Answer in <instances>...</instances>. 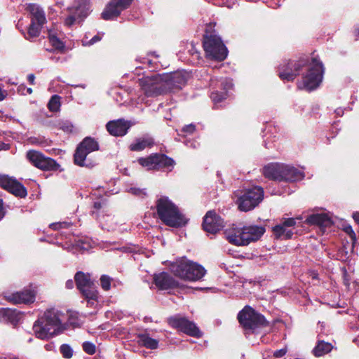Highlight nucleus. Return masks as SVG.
Masks as SVG:
<instances>
[{
  "mask_svg": "<svg viewBox=\"0 0 359 359\" xmlns=\"http://www.w3.org/2000/svg\"><path fill=\"white\" fill-rule=\"evenodd\" d=\"M63 317V313L55 309L45 311L33 325L36 337L46 339L57 334L62 329Z\"/></svg>",
  "mask_w": 359,
  "mask_h": 359,
  "instance_id": "1",
  "label": "nucleus"
},
{
  "mask_svg": "<svg viewBox=\"0 0 359 359\" xmlns=\"http://www.w3.org/2000/svg\"><path fill=\"white\" fill-rule=\"evenodd\" d=\"M264 232L265 229L262 226L252 225L238 227L233 225L225 230L224 235L231 244L243 246L258 241Z\"/></svg>",
  "mask_w": 359,
  "mask_h": 359,
  "instance_id": "2",
  "label": "nucleus"
},
{
  "mask_svg": "<svg viewBox=\"0 0 359 359\" xmlns=\"http://www.w3.org/2000/svg\"><path fill=\"white\" fill-rule=\"evenodd\" d=\"M158 218L165 225L180 227L187 224V219L180 212L177 206L167 196H161L156 202Z\"/></svg>",
  "mask_w": 359,
  "mask_h": 359,
  "instance_id": "3",
  "label": "nucleus"
},
{
  "mask_svg": "<svg viewBox=\"0 0 359 359\" xmlns=\"http://www.w3.org/2000/svg\"><path fill=\"white\" fill-rule=\"evenodd\" d=\"M170 270L175 276L191 281L201 279L206 273L201 265L186 258H182L173 262L170 265Z\"/></svg>",
  "mask_w": 359,
  "mask_h": 359,
  "instance_id": "4",
  "label": "nucleus"
},
{
  "mask_svg": "<svg viewBox=\"0 0 359 359\" xmlns=\"http://www.w3.org/2000/svg\"><path fill=\"white\" fill-rule=\"evenodd\" d=\"M99 150V144L94 139L87 137L77 146L74 154V162L80 167L91 168L97 164L96 159H92L88 156Z\"/></svg>",
  "mask_w": 359,
  "mask_h": 359,
  "instance_id": "5",
  "label": "nucleus"
},
{
  "mask_svg": "<svg viewBox=\"0 0 359 359\" xmlns=\"http://www.w3.org/2000/svg\"><path fill=\"white\" fill-rule=\"evenodd\" d=\"M323 73V63L317 57H312L309 65L308 72L303 76L302 81L298 83V88L308 91L316 89L322 81Z\"/></svg>",
  "mask_w": 359,
  "mask_h": 359,
  "instance_id": "6",
  "label": "nucleus"
},
{
  "mask_svg": "<svg viewBox=\"0 0 359 359\" xmlns=\"http://www.w3.org/2000/svg\"><path fill=\"white\" fill-rule=\"evenodd\" d=\"M139 86L148 97H155L167 93L162 74H153L138 79Z\"/></svg>",
  "mask_w": 359,
  "mask_h": 359,
  "instance_id": "7",
  "label": "nucleus"
},
{
  "mask_svg": "<svg viewBox=\"0 0 359 359\" xmlns=\"http://www.w3.org/2000/svg\"><path fill=\"white\" fill-rule=\"evenodd\" d=\"M203 48L206 55L216 60H224L228 55L227 48L221 38L217 35L205 36Z\"/></svg>",
  "mask_w": 359,
  "mask_h": 359,
  "instance_id": "8",
  "label": "nucleus"
},
{
  "mask_svg": "<svg viewBox=\"0 0 359 359\" xmlns=\"http://www.w3.org/2000/svg\"><path fill=\"white\" fill-rule=\"evenodd\" d=\"M238 320L242 327L246 330H254L257 327L266 325L264 316L257 313L249 306H245L238 313Z\"/></svg>",
  "mask_w": 359,
  "mask_h": 359,
  "instance_id": "9",
  "label": "nucleus"
},
{
  "mask_svg": "<svg viewBox=\"0 0 359 359\" xmlns=\"http://www.w3.org/2000/svg\"><path fill=\"white\" fill-rule=\"evenodd\" d=\"M264 191L260 187H254L245 191L237 201L241 211H249L255 208L263 199Z\"/></svg>",
  "mask_w": 359,
  "mask_h": 359,
  "instance_id": "10",
  "label": "nucleus"
},
{
  "mask_svg": "<svg viewBox=\"0 0 359 359\" xmlns=\"http://www.w3.org/2000/svg\"><path fill=\"white\" fill-rule=\"evenodd\" d=\"M90 10L88 0H75L74 6L68 8L69 15L65 20V25L71 27L79 23L86 18Z\"/></svg>",
  "mask_w": 359,
  "mask_h": 359,
  "instance_id": "11",
  "label": "nucleus"
},
{
  "mask_svg": "<svg viewBox=\"0 0 359 359\" xmlns=\"http://www.w3.org/2000/svg\"><path fill=\"white\" fill-rule=\"evenodd\" d=\"M26 156L34 166L43 170H56L60 166L55 160L36 150L28 151Z\"/></svg>",
  "mask_w": 359,
  "mask_h": 359,
  "instance_id": "12",
  "label": "nucleus"
},
{
  "mask_svg": "<svg viewBox=\"0 0 359 359\" xmlns=\"http://www.w3.org/2000/svg\"><path fill=\"white\" fill-rule=\"evenodd\" d=\"M169 325L189 336L200 337L201 336L199 329L194 323L180 316H172L168 318Z\"/></svg>",
  "mask_w": 359,
  "mask_h": 359,
  "instance_id": "13",
  "label": "nucleus"
},
{
  "mask_svg": "<svg viewBox=\"0 0 359 359\" xmlns=\"http://www.w3.org/2000/svg\"><path fill=\"white\" fill-rule=\"evenodd\" d=\"M305 59L298 61H287L280 65L278 71L279 77L282 80L292 81L299 74V71L307 64Z\"/></svg>",
  "mask_w": 359,
  "mask_h": 359,
  "instance_id": "14",
  "label": "nucleus"
},
{
  "mask_svg": "<svg viewBox=\"0 0 359 359\" xmlns=\"http://www.w3.org/2000/svg\"><path fill=\"white\" fill-rule=\"evenodd\" d=\"M133 0H111L105 7L101 15L105 20L116 18L121 13L130 7Z\"/></svg>",
  "mask_w": 359,
  "mask_h": 359,
  "instance_id": "15",
  "label": "nucleus"
},
{
  "mask_svg": "<svg viewBox=\"0 0 359 359\" xmlns=\"http://www.w3.org/2000/svg\"><path fill=\"white\" fill-rule=\"evenodd\" d=\"M0 187L18 197L25 198L27 194L21 183L7 175L0 176Z\"/></svg>",
  "mask_w": 359,
  "mask_h": 359,
  "instance_id": "16",
  "label": "nucleus"
},
{
  "mask_svg": "<svg viewBox=\"0 0 359 359\" xmlns=\"http://www.w3.org/2000/svg\"><path fill=\"white\" fill-rule=\"evenodd\" d=\"M203 228L210 233H216L224 227V221L215 211H208L203 218Z\"/></svg>",
  "mask_w": 359,
  "mask_h": 359,
  "instance_id": "17",
  "label": "nucleus"
},
{
  "mask_svg": "<svg viewBox=\"0 0 359 359\" xmlns=\"http://www.w3.org/2000/svg\"><path fill=\"white\" fill-rule=\"evenodd\" d=\"M167 89V92L175 88H182L187 82V76L182 72H175L162 74Z\"/></svg>",
  "mask_w": 359,
  "mask_h": 359,
  "instance_id": "18",
  "label": "nucleus"
},
{
  "mask_svg": "<svg viewBox=\"0 0 359 359\" xmlns=\"http://www.w3.org/2000/svg\"><path fill=\"white\" fill-rule=\"evenodd\" d=\"M106 127L111 135L118 137L125 135L130 128V122L123 119H118L108 122Z\"/></svg>",
  "mask_w": 359,
  "mask_h": 359,
  "instance_id": "19",
  "label": "nucleus"
},
{
  "mask_svg": "<svg viewBox=\"0 0 359 359\" xmlns=\"http://www.w3.org/2000/svg\"><path fill=\"white\" fill-rule=\"evenodd\" d=\"M154 281L160 290H168L177 286V282L166 272L155 274Z\"/></svg>",
  "mask_w": 359,
  "mask_h": 359,
  "instance_id": "20",
  "label": "nucleus"
},
{
  "mask_svg": "<svg viewBox=\"0 0 359 359\" xmlns=\"http://www.w3.org/2000/svg\"><path fill=\"white\" fill-rule=\"evenodd\" d=\"M35 294L30 290H25L12 294L8 299L14 304H27L34 301Z\"/></svg>",
  "mask_w": 359,
  "mask_h": 359,
  "instance_id": "21",
  "label": "nucleus"
},
{
  "mask_svg": "<svg viewBox=\"0 0 359 359\" xmlns=\"http://www.w3.org/2000/svg\"><path fill=\"white\" fill-rule=\"evenodd\" d=\"M283 164L271 163L264 168V175L269 179L282 181Z\"/></svg>",
  "mask_w": 359,
  "mask_h": 359,
  "instance_id": "22",
  "label": "nucleus"
},
{
  "mask_svg": "<svg viewBox=\"0 0 359 359\" xmlns=\"http://www.w3.org/2000/svg\"><path fill=\"white\" fill-rule=\"evenodd\" d=\"M27 11L31 14V22L43 26L46 22L43 10L36 4H29Z\"/></svg>",
  "mask_w": 359,
  "mask_h": 359,
  "instance_id": "23",
  "label": "nucleus"
},
{
  "mask_svg": "<svg viewBox=\"0 0 359 359\" xmlns=\"http://www.w3.org/2000/svg\"><path fill=\"white\" fill-rule=\"evenodd\" d=\"M309 224H315L320 226H329L332 222L330 217L325 213L313 214L309 215L305 221Z\"/></svg>",
  "mask_w": 359,
  "mask_h": 359,
  "instance_id": "24",
  "label": "nucleus"
},
{
  "mask_svg": "<svg viewBox=\"0 0 359 359\" xmlns=\"http://www.w3.org/2000/svg\"><path fill=\"white\" fill-rule=\"evenodd\" d=\"M282 181L294 182L304 177L303 173L294 167L283 165Z\"/></svg>",
  "mask_w": 359,
  "mask_h": 359,
  "instance_id": "25",
  "label": "nucleus"
},
{
  "mask_svg": "<svg viewBox=\"0 0 359 359\" xmlns=\"http://www.w3.org/2000/svg\"><path fill=\"white\" fill-rule=\"evenodd\" d=\"M20 319V313L9 308H0V320L15 323Z\"/></svg>",
  "mask_w": 359,
  "mask_h": 359,
  "instance_id": "26",
  "label": "nucleus"
},
{
  "mask_svg": "<svg viewBox=\"0 0 359 359\" xmlns=\"http://www.w3.org/2000/svg\"><path fill=\"white\" fill-rule=\"evenodd\" d=\"M154 144V140L150 137H144L135 140L130 145V149L134 151H142L147 147H151Z\"/></svg>",
  "mask_w": 359,
  "mask_h": 359,
  "instance_id": "27",
  "label": "nucleus"
},
{
  "mask_svg": "<svg viewBox=\"0 0 359 359\" xmlns=\"http://www.w3.org/2000/svg\"><path fill=\"white\" fill-rule=\"evenodd\" d=\"M137 339V343L147 348L156 349L158 346V341L150 337L147 333L139 334Z\"/></svg>",
  "mask_w": 359,
  "mask_h": 359,
  "instance_id": "28",
  "label": "nucleus"
},
{
  "mask_svg": "<svg viewBox=\"0 0 359 359\" xmlns=\"http://www.w3.org/2000/svg\"><path fill=\"white\" fill-rule=\"evenodd\" d=\"M273 231L277 238L290 239L293 235L292 229H288L281 224L276 225L273 228Z\"/></svg>",
  "mask_w": 359,
  "mask_h": 359,
  "instance_id": "29",
  "label": "nucleus"
},
{
  "mask_svg": "<svg viewBox=\"0 0 359 359\" xmlns=\"http://www.w3.org/2000/svg\"><path fill=\"white\" fill-rule=\"evenodd\" d=\"M332 344L325 342L323 340H319L317 345L313 349V353L316 357H320L329 352L332 349Z\"/></svg>",
  "mask_w": 359,
  "mask_h": 359,
  "instance_id": "30",
  "label": "nucleus"
},
{
  "mask_svg": "<svg viewBox=\"0 0 359 359\" xmlns=\"http://www.w3.org/2000/svg\"><path fill=\"white\" fill-rule=\"evenodd\" d=\"M74 278L77 288L79 291L93 283L90 280L89 274H86L81 271L77 272L75 274Z\"/></svg>",
  "mask_w": 359,
  "mask_h": 359,
  "instance_id": "31",
  "label": "nucleus"
},
{
  "mask_svg": "<svg viewBox=\"0 0 359 359\" xmlns=\"http://www.w3.org/2000/svg\"><path fill=\"white\" fill-rule=\"evenodd\" d=\"M158 154H154L147 158H140L138 163L148 170L157 169Z\"/></svg>",
  "mask_w": 359,
  "mask_h": 359,
  "instance_id": "32",
  "label": "nucleus"
},
{
  "mask_svg": "<svg viewBox=\"0 0 359 359\" xmlns=\"http://www.w3.org/2000/svg\"><path fill=\"white\" fill-rule=\"evenodd\" d=\"M42 27L43 26L41 25L31 22L28 28L27 34H25V32H22V34L25 36L26 39L32 40V39L38 37L40 35Z\"/></svg>",
  "mask_w": 359,
  "mask_h": 359,
  "instance_id": "33",
  "label": "nucleus"
},
{
  "mask_svg": "<svg viewBox=\"0 0 359 359\" xmlns=\"http://www.w3.org/2000/svg\"><path fill=\"white\" fill-rule=\"evenodd\" d=\"M80 292L82 293L86 299L98 297V292L93 283L90 285L83 288L81 290H80Z\"/></svg>",
  "mask_w": 359,
  "mask_h": 359,
  "instance_id": "34",
  "label": "nucleus"
},
{
  "mask_svg": "<svg viewBox=\"0 0 359 359\" xmlns=\"http://www.w3.org/2000/svg\"><path fill=\"white\" fill-rule=\"evenodd\" d=\"M157 169L172 167L174 161L164 154H158Z\"/></svg>",
  "mask_w": 359,
  "mask_h": 359,
  "instance_id": "35",
  "label": "nucleus"
},
{
  "mask_svg": "<svg viewBox=\"0 0 359 359\" xmlns=\"http://www.w3.org/2000/svg\"><path fill=\"white\" fill-rule=\"evenodd\" d=\"M48 107L53 112L59 111L60 108V97L57 95H53L48 102Z\"/></svg>",
  "mask_w": 359,
  "mask_h": 359,
  "instance_id": "36",
  "label": "nucleus"
},
{
  "mask_svg": "<svg viewBox=\"0 0 359 359\" xmlns=\"http://www.w3.org/2000/svg\"><path fill=\"white\" fill-rule=\"evenodd\" d=\"M48 39L50 43L54 46L56 49H62L64 48L63 43L59 39V38L56 36L55 33L52 30H48Z\"/></svg>",
  "mask_w": 359,
  "mask_h": 359,
  "instance_id": "37",
  "label": "nucleus"
},
{
  "mask_svg": "<svg viewBox=\"0 0 359 359\" xmlns=\"http://www.w3.org/2000/svg\"><path fill=\"white\" fill-rule=\"evenodd\" d=\"M57 127L67 133L74 132V126L68 121H61L57 124Z\"/></svg>",
  "mask_w": 359,
  "mask_h": 359,
  "instance_id": "38",
  "label": "nucleus"
},
{
  "mask_svg": "<svg viewBox=\"0 0 359 359\" xmlns=\"http://www.w3.org/2000/svg\"><path fill=\"white\" fill-rule=\"evenodd\" d=\"M226 91H222L220 93L215 91L211 93L210 97L215 103H219L226 99Z\"/></svg>",
  "mask_w": 359,
  "mask_h": 359,
  "instance_id": "39",
  "label": "nucleus"
},
{
  "mask_svg": "<svg viewBox=\"0 0 359 359\" xmlns=\"http://www.w3.org/2000/svg\"><path fill=\"white\" fill-rule=\"evenodd\" d=\"M60 352L65 358L69 359L73 355V350L68 344H62L60 346Z\"/></svg>",
  "mask_w": 359,
  "mask_h": 359,
  "instance_id": "40",
  "label": "nucleus"
},
{
  "mask_svg": "<svg viewBox=\"0 0 359 359\" xmlns=\"http://www.w3.org/2000/svg\"><path fill=\"white\" fill-rule=\"evenodd\" d=\"M83 350L89 355H93L96 352L95 345L90 341H85L82 344Z\"/></svg>",
  "mask_w": 359,
  "mask_h": 359,
  "instance_id": "41",
  "label": "nucleus"
},
{
  "mask_svg": "<svg viewBox=\"0 0 359 359\" xmlns=\"http://www.w3.org/2000/svg\"><path fill=\"white\" fill-rule=\"evenodd\" d=\"M111 278L107 275H102L100 278V284L102 288L105 290H109L111 287Z\"/></svg>",
  "mask_w": 359,
  "mask_h": 359,
  "instance_id": "42",
  "label": "nucleus"
},
{
  "mask_svg": "<svg viewBox=\"0 0 359 359\" xmlns=\"http://www.w3.org/2000/svg\"><path fill=\"white\" fill-rule=\"evenodd\" d=\"M280 224L288 229H292L296 224V219L294 218H284Z\"/></svg>",
  "mask_w": 359,
  "mask_h": 359,
  "instance_id": "43",
  "label": "nucleus"
},
{
  "mask_svg": "<svg viewBox=\"0 0 359 359\" xmlns=\"http://www.w3.org/2000/svg\"><path fill=\"white\" fill-rule=\"evenodd\" d=\"M129 191L131 194H133L135 196H140V197H144V196H146L145 189H141L136 188V187H132L130 189Z\"/></svg>",
  "mask_w": 359,
  "mask_h": 359,
  "instance_id": "44",
  "label": "nucleus"
},
{
  "mask_svg": "<svg viewBox=\"0 0 359 359\" xmlns=\"http://www.w3.org/2000/svg\"><path fill=\"white\" fill-rule=\"evenodd\" d=\"M196 130V127L193 124L187 125L183 127L182 132L188 133V134H192Z\"/></svg>",
  "mask_w": 359,
  "mask_h": 359,
  "instance_id": "45",
  "label": "nucleus"
},
{
  "mask_svg": "<svg viewBox=\"0 0 359 359\" xmlns=\"http://www.w3.org/2000/svg\"><path fill=\"white\" fill-rule=\"evenodd\" d=\"M345 232L349 235L351 238L355 241L356 239V235L351 226H346L344 228Z\"/></svg>",
  "mask_w": 359,
  "mask_h": 359,
  "instance_id": "46",
  "label": "nucleus"
},
{
  "mask_svg": "<svg viewBox=\"0 0 359 359\" xmlns=\"http://www.w3.org/2000/svg\"><path fill=\"white\" fill-rule=\"evenodd\" d=\"M286 353H287V348H281V349H279V350H277V351H274L273 356L275 358H281L283 355H285L286 354Z\"/></svg>",
  "mask_w": 359,
  "mask_h": 359,
  "instance_id": "47",
  "label": "nucleus"
},
{
  "mask_svg": "<svg viewBox=\"0 0 359 359\" xmlns=\"http://www.w3.org/2000/svg\"><path fill=\"white\" fill-rule=\"evenodd\" d=\"M66 226H67L66 223H53V224H50V227L54 230L60 229Z\"/></svg>",
  "mask_w": 359,
  "mask_h": 359,
  "instance_id": "48",
  "label": "nucleus"
},
{
  "mask_svg": "<svg viewBox=\"0 0 359 359\" xmlns=\"http://www.w3.org/2000/svg\"><path fill=\"white\" fill-rule=\"evenodd\" d=\"M6 214V210L4 206L3 201L0 199V220H1Z\"/></svg>",
  "mask_w": 359,
  "mask_h": 359,
  "instance_id": "49",
  "label": "nucleus"
},
{
  "mask_svg": "<svg viewBox=\"0 0 359 359\" xmlns=\"http://www.w3.org/2000/svg\"><path fill=\"white\" fill-rule=\"evenodd\" d=\"M97 298L94 299H87V305L90 307H94L97 305Z\"/></svg>",
  "mask_w": 359,
  "mask_h": 359,
  "instance_id": "50",
  "label": "nucleus"
},
{
  "mask_svg": "<svg viewBox=\"0 0 359 359\" xmlns=\"http://www.w3.org/2000/svg\"><path fill=\"white\" fill-rule=\"evenodd\" d=\"M221 86H224L223 89L226 90L231 87V83L227 80L222 81L221 82Z\"/></svg>",
  "mask_w": 359,
  "mask_h": 359,
  "instance_id": "51",
  "label": "nucleus"
},
{
  "mask_svg": "<svg viewBox=\"0 0 359 359\" xmlns=\"http://www.w3.org/2000/svg\"><path fill=\"white\" fill-rule=\"evenodd\" d=\"M141 62H142V64H147V65H148V66H149V67H151V63H152V62H151V60L149 58H148V57H143V58L142 59V60H141Z\"/></svg>",
  "mask_w": 359,
  "mask_h": 359,
  "instance_id": "52",
  "label": "nucleus"
},
{
  "mask_svg": "<svg viewBox=\"0 0 359 359\" xmlns=\"http://www.w3.org/2000/svg\"><path fill=\"white\" fill-rule=\"evenodd\" d=\"M101 39V38L98 36H93L89 41V44L92 45L97 41H99Z\"/></svg>",
  "mask_w": 359,
  "mask_h": 359,
  "instance_id": "53",
  "label": "nucleus"
},
{
  "mask_svg": "<svg viewBox=\"0 0 359 359\" xmlns=\"http://www.w3.org/2000/svg\"><path fill=\"white\" fill-rule=\"evenodd\" d=\"M7 95V93L5 90H3L0 87V101H2L5 99Z\"/></svg>",
  "mask_w": 359,
  "mask_h": 359,
  "instance_id": "54",
  "label": "nucleus"
},
{
  "mask_svg": "<svg viewBox=\"0 0 359 359\" xmlns=\"http://www.w3.org/2000/svg\"><path fill=\"white\" fill-rule=\"evenodd\" d=\"M74 283L72 280H68L66 282V287L68 289H72L74 287Z\"/></svg>",
  "mask_w": 359,
  "mask_h": 359,
  "instance_id": "55",
  "label": "nucleus"
},
{
  "mask_svg": "<svg viewBox=\"0 0 359 359\" xmlns=\"http://www.w3.org/2000/svg\"><path fill=\"white\" fill-rule=\"evenodd\" d=\"M10 149V145L5 143H0V151L1 150H8Z\"/></svg>",
  "mask_w": 359,
  "mask_h": 359,
  "instance_id": "56",
  "label": "nucleus"
},
{
  "mask_svg": "<svg viewBox=\"0 0 359 359\" xmlns=\"http://www.w3.org/2000/svg\"><path fill=\"white\" fill-rule=\"evenodd\" d=\"M27 79H28V81L30 84H32V85L34 84L35 76L34 74H29Z\"/></svg>",
  "mask_w": 359,
  "mask_h": 359,
  "instance_id": "57",
  "label": "nucleus"
},
{
  "mask_svg": "<svg viewBox=\"0 0 359 359\" xmlns=\"http://www.w3.org/2000/svg\"><path fill=\"white\" fill-rule=\"evenodd\" d=\"M353 219H355V221L359 224V213L358 212H355L353 214Z\"/></svg>",
  "mask_w": 359,
  "mask_h": 359,
  "instance_id": "58",
  "label": "nucleus"
},
{
  "mask_svg": "<svg viewBox=\"0 0 359 359\" xmlns=\"http://www.w3.org/2000/svg\"><path fill=\"white\" fill-rule=\"evenodd\" d=\"M46 140H43V141H34L33 143H36V144H40V145H43V146H45L46 145Z\"/></svg>",
  "mask_w": 359,
  "mask_h": 359,
  "instance_id": "59",
  "label": "nucleus"
},
{
  "mask_svg": "<svg viewBox=\"0 0 359 359\" xmlns=\"http://www.w3.org/2000/svg\"><path fill=\"white\" fill-rule=\"evenodd\" d=\"M101 207H102V205H101V203L100 202H95L94 203V208L95 209H100V208H101Z\"/></svg>",
  "mask_w": 359,
  "mask_h": 359,
  "instance_id": "60",
  "label": "nucleus"
},
{
  "mask_svg": "<svg viewBox=\"0 0 359 359\" xmlns=\"http://www.w3.org/2000/svg\"><path fill=\"white\" fill-rule=\"evenodd\" d=\"M27 92L29 93V94H32V89L31 88H27Z\"/></svg>",
  "mask_w": 359,
  "mask_h": 359,
  "instance_id": "61",
  "label": "nucleus"
},
{
  "mask_svg": "<svg viewBox=\"0 0 359 359\" xmlns=\"http://www.w3.org/2000/svg\"><path fill=\"white\" fill-rule=\"evenodd\" d=\"M356 34L357 36H359V28L356 29Z\"/></svg>",
  "mask_w": 359,
  "mask_h": 359,
  "instance_id": "62",
  "label": "nucleus"
},
{
  "mask_svg": "<svg viewBox=\"0 0 359 359\" xmlns=\"http://www.w3.org/2000/svg\"><path fill=\"white\" fill-rule=\"evenodd\" d=\"M190 147H196V145H194L193 143H191Z\"/></svg>",
  "mask_w": 359,
  "mask_h": 359,
  "instance_id": "63",
  "label": "nucleus"
},
{
  "mask_svg": "<svg viewBox=\"0 0 359 359\" xmlns=\"http://www.w3.org/2000/svg\"><path fill=\"white\" fill-rule=\"evenodd\" d=\"M13 359H20V358H14Z\"/></svg>",
  "mask_w": 359,
  "mask_h": 359,
  "instance_id": "64",
  "label": "nucleus"
}]
</instances>
